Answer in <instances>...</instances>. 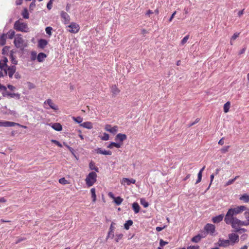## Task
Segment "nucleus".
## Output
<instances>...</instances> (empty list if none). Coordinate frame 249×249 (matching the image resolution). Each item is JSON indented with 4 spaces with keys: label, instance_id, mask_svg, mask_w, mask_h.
<instances>
[{
    "label": "nucleus",
    "instance_id": "nucleus-10",
    "mask_svg": "<svg viewBox=\"0 0 249 249\" xmlns=\"http://www.w3.org/2000/svg\"><path fill=\"white\" fill-rule=\"evenodd\" d=\"M217 245L220 247L226 248L231 245L228 239L219 238L217 242Z\"/></svg>",
    "mask_w": 249,
    "mask_h": 249
},
{
    "label": "nucleus",
    "instance_id": "nucleus-57",
    "mask_svg": "<svg viewBox=\"0 0 249 249\" xmlns=\"http://www.w3.org/2000/svg\"><path fill=\"white\" fill-rule=\"evenodd\" d=\"M168 244L167 242L164 241L163 240L160 239V245L161 247H163Z\"/></svg>",
    "mask_w": 249,
    "mask_h": 249
},
{
    "label": "nucleus",
    "instance_id": "nucleus-19",
    "mask_svg": "<svg viewBox=\"0 0 249 249\" xmlns=\"http://www.w3.org/2000/svg\"><path fill=\"white\" fill-rule=\"evenodd\" d=\"M5 96H7L10 98H16L17 99H19L20 97V95L18 93H10L9 92H6L5 93Z\"/></svg>",
    "mask_w": 249,
    "mask_h": 249
},
{
    "label": "nucleus",
    "instance_id": "nucleus-40",
    "mask_svg": "<svg viewBox=\"0 0 249 249\" xmlns=\"http://www.w3.org/2000/svg\"><path fill=\"white\" fill-rule=\"evenodd\" d=\"M9 39H12L15 35V32L13 30H10L7 34Z\"/></svg>",
    "mask_w": 249,
    "mask_h": 249
},
{
    "label": "nucleus",
    "instance_id": "nucleus-52",
    "mask_svg": "<svg viewBox=\"0 0 249 249\" xmlns=\"http://www.w3.org/2000/svg\"><path fill=\"white\" fill-rule=\"evenodd\" d=\"M249 222H248V221H247V220H246V221L240 220V226H249Z\"/></svg>",
    "mask_w": 249,
    "mask_h": 249
},
{
    "label": "nucleus",
    "instance_id": "nucleus-42",
    "mask_svg": "<svg viewBox=\"0 0 249 249\" xmlns=\"http://www.w3.org/2000/svg\"><path fill=\"white\" fill-rule=\"evenodd\" d=\"M109 139V136L108 134L104 133L103 135L101 137V139L103 141H107Z\"/></svg>",
    "mask_w": 249,
    "mask_h": 249
},
{
    "label": "nucleus",
    "instance_id": "nucleus-27",
    "mask_svg": "<svg viewBox=\"0 0 249 249\" xmlns=\"http://www.w3.org/2000/svg\"><path fill=\"white\" fill-rule=\"evenodd\" d=\"M132 208L135 213H137L140 212V207L138 203L134 202L132 204Z\"/></svg>",
    "mask_w": 249,
    "mask_h": 249
},
{
    "label": "nucleus",
    "instance_id": "nucleus-31",
    "mask_svg": "<svg viewBox=\"0 0 249 249\" xmlns=\"http://www.w3.org/2000/svg\"><path fill=\"white\" fill-rule=\"evenodd\" d=\"M90 192L91 194V198L92 199V201L95 202L96 200V190L94 188H92L90 190Z\"/></svg>",
    "mask_w": 249,
    "mask_h": 249
},
{
    "label": "nucleus",
    "instance_id": "nucleus-53",
    "mask_svg": "<svg viewBox=\"0 0 249 249\" xmlns=\"http://www.w3.org/2000/svg\"><path fill=\"white\" fill-rule=\"evenodd\" d=\"M229 146H226L221 149L220 151L222 153H225L227 152L229 148Z\"/></svg>",
    "mask_w": 249,
    "mask_h": 249
},
{
    "label": "nucleus",
    "instance_id": "nucleus-47",
    "mask_svg": "<svg viewBox=\"0 0 249 249\" xmlns=\"http://www.w3.org/2000/svg\"><path fill=\"white\" fill-rule=\"evenodd\" d=\"M53 28L51 27H47L45 29V31L48 35L50 36L52 35V31Z\"/></svg>",
    "mask_w": 249,
    "mask_h": 249
},
{
    "label": "nucleus",
    "instance_id": "nucleus-21",
    "mask_svg": "<svg viewBox=\"0 0 249 249\" xmlns=\"http://www.w3.org/2000/svg\"><path fill=\"white\" fill-rule=\"evenodd\" d=\"M240 220L238 219L237 218H234V219L231 222L230 224L232 227V228L234 229H236L237 227L240 226Z\"/></svg>",
    "mask_w": 249,
    "mask_h": 249
},
{
    "label": "nucleus",
    "instance_id": "nucleus-15",
    "mask_svg": "<svg viewBox=\"0 0 249 249\" xmlns=\"http://www.w3.org/2000/svg\"><path fill=\"white\" fill-rule=\"evenodd\" d=\"M95 152L97 154L105 155H111L112 152L109 150H103L102 149L99 148L95 150Z\"/></svg>",
    "mask_w": 249,
    "mask_h": 249
},
{
    "label": "nucleus",
    "instance_id": "nucleus-49",
    "mask_svg": "<svg viewBox=\"0 0 249 249\" xmlns=\"http://www.w3.org/2000/svg\"><path fill=\"white\" fill-rule=\"evenodd\" d=\"M89 168L91 170H94L96 172H98V168L95 167L92 162L89 163Z\"/></svg>",
    "mask_w": 249,
    "mask_h": 249
},
{
    "label": "nucleus",
    "instance_id": "nucleus-12",
    "mask_svg": "<svg viewBox=\"0 0 249 249\" xmlns=\"http://www.w3.org/2000/svg\"><path fill=\"white\" fill-rule=\"evenodd\" d=\"M136 182V180L133 178H123L121 181V184L124 186L126 185H130L131 183L135 184Z\"/></svg>",
    "mask_w": 249,
    "mask_h": 249
},
{
    "label": "nucleus",
    "instance_id": "nucleus-58",
    "mask_svg": "<svg viewBox=\"0 0 249 249\" xmlns=\"http://www.w3.org/2000/svg\"><path fill=\"white\" fill-rule=\"evenodd\" d=\"M9 47L5 46L2 49V54H5L8 51Z\"/></svg>",
    "mask_w": 249,
    "mask_h": 249
},
{
    "label": "nucleus",
    "instance_id": "nucleus-45",
    "mask_svg": "<svg viewBox=\"0 0 249 249\" xmlns=\"http://www.w3.org/2000/svg\"><path fill=\"white\" fill-rule=\"evenodd\" d=\"M238 178V176L235 177L233 179L229 180L225 184V186H228L234 182V181Z\"/></svg>",
    "mask_w": 249,
    "mask_h": 249
},
{
    "label": "nucleus",
    "instance_id": "nucleus-17",
    "mask_svg": "<svg viewBox=\"0 0 249 249\" xmlns=\"http://www.w3.org/2000/svg\"><path fill=\"white\" fill-rule=\"evenodd\" d=\"M49 125L51 126L53 129L57 131H60L62 129V126L59 123H56L53 124H50Z\"/></svg>",
    "mask_w": 249,
    "mask_h": 249
},
{
    "label": "nucleus",
    "instance_id": "nucleus-36",
    "mask_svg": "<svg viewBox=\"0 0 249 249\" xmlns=\"http://www.w3.org/2000/svg\"><path fill=\"white\" fill-rule=\"evenodd\" d=\"M201 239V236L198 234L193 237L191 240L193 242L198 243L200 241Z\"/></svg>",
    "mask_w": 249,
    "mask_h": 249
},
{
    "label": "nucleus",
    "instance_id": "nucleus-11",
    "mask_svg": "<svg viewBox=\"0 0 249 249\" xmlns=\"http://www.w3.org/2000/svg\"><path fill=\"white\" fill-rule=\"evenodd\" d=\"M204 229L208 233L212 235L215 232V226L212 224H207L204 227Z\"/></svg>",
    "mask_w": 249,
    "mask_h": 249
},
{
    "label": "nucleus",
    "instance_id": "nucleus-7",
    "mask_svg": "<svg viewBox=\"0 0 249 249\" xmlns=\"http://www.w3.org/2000/svg\"><path fill=\"white\" fill-rule=\"evenodd\" d=\"M233 214L236 215L237 214L242 213L243 212L247 210V207L243 205L238 206L234 208H231L229 209Z\"/></svg>",
    "mask_w": 249,
    "mask_h": 249
},
{
    "label": "nucleus",
    "instance_id": "nucleus-3",
    "mask_svg": "<svg viewBox=\"0 0 249 249\" xmlns=\"http://www.w3.org/2000/svg\"><path fill=\"white\" fill-rule=\"evenodd\" d=\"M97 175L95 172L89 173L87 176L85 181L88 187L92 186L97 180Z\"/></svg>",
    "mask_w": 249,
    "mask_h": 249
},
{
    "label": "nucleus",
    "instance_id": "nucleus-60",
    "mask_svg": "<svg viewBox=\"0 0 249 249\" xmlns=\"http://www.w3.org/2000/svg\"><path fill=\"white\" fill-rule=\"evenodd\" d=\"M7 87L11 90H14L16 89V88L14 86L11 85H8L7 86Z\"/></svg>",
    "mask_w": 249,
    "mask_h": 249
},
{
    "label": "nucleus",
    "instance_id": "nucleus-9",
    "mask_svg": "<svg viewBox=\"0 0 249 249\" xmlns=\"http://www.w3.org/2000/svg\"><path fill=\"white\" fill-rule=\"evenodd\" d=\"M105 129L113 134H116L118 130V127L116 125L112 126L110 124H106L105 126Z\"/></svg>",
    "mask_w": 249,
    "mask_h": 249
},
{
    "label": "nucleus",
    "instance_id": "nucleus-56",
    "mask_svg": "<svg viewBox=\"0 0 249 249\" xmlns=\"http://www.w3.org/2000/svg\"><path fill=\"white\" fill-rule=\"evenodd\" d=\"M35 6V0H33V1L31 2V3L30 5V10H33Z\"/></svg>",
    "mask_w": 249,
    "mask_h": 249
},
{
    "label": "nucleus",
    "instance_id": "nucleus-44",
    "mask_svg": "<svg viewBox=\"0 0 249 249\" xmlns=\"http://www.w3.org/2000/svg\"><path fill=\"white\" fill-rule=\"evenodd\" d=\"M240 33H235L234 34V35L232 36L231 39V44L232 45V41H233L235 40L239 36Z\"/></svg>",
    "mask_w": 249,
    "mask_h": 249
},
{
    "label": "nucleus",
    "instance_id": "nucleus-63",
    "mask_svg": "<svg viewBox=\"0 0 249 249\" xmlns=\"http://www.w3.org/2000/svg\"><path fill=\"white\" fill-rule=\"evenodd\" d=\"M218 144H219L221 145H223V144H224V138H221V139L219 141V142H218Z\"/></svg>",
    "mask_w": 249,
    "mask_h": 249
},
{
    "label": "nucleus",
    "instance_id": "nucleus-18",
    "mask_svg": "<svg viewBox=\"0 0 249 249\" xmlns=\"http://www.w3.org/2000/svg\"><path fill=\"white\" fill-rule=\"evenodd\" d=\"M16 53V51L13 50H11L10 52V59L12 64L14 65H17L18 63V61L16 60V56L14 55V54Z\"/></svg>",
    "mask_w": 249,
    "mask_h": 249
},
{
    "label": "nucleus",
    "instance_id": "nucleus-39",
    "mask_svg": "<svg viewBox=\"0 0 249 249\" xmlns=\"http://www.w3.org/2000/svg\"><path fill=\"white\" fill-rule=\"evenodd\" d=\"M22 16L25 19L29 18V15L28 10L26 9H24L22 13Z\"/></svg>",
    "mask_w": 249,
    "mask_h": 249
},
{
    "label": "nucleus",
    "instance_id": "nucleus-41",
    "mask_svg": "<svg viewBox=\"0 0 249 249\" xmlns=\"http://www.w3.org/2000/svg\"><path fill=\"white\" fill-rule=\"evenodd\" d=\"M140 203L144 208H146L148 206V203L145 201V199L141 198L140 200Z\"/></svg>",
    "mask_w": 249,
    "mask_h": 249
},
{
    "label": "nucleus",
    "instance_id": "nucleus-64",
    "mask_svg": "<svg viewBox=\"0 0 249 249\" xmlns=\"http://www.w3.org/2000/svg\"><path fill=\"white\" fill-rule=\"evenodd\" d=\"M28 86H29L30 89H32V88H34L35 87V86L34 85V84L31 83H30V82H28Z\"/></svg>",
    "mask_w": 249,
    "mask_h": 249
},
{
    "label": "nucleus",
    "instance_id": "nucleus-28",
    "mask_svg": "<svg viewBox=\"0 0 249 249\" xmlns=\"http://www.w3.org/2000/svg\"><path fill=\"white\" fill-rule=\"evenodd\" d=\"M15 125H19V124L18 123L9 122V121H4V126L5 127H12L14 126Z\"/></svg>",
    "mask_w": 249,
    "mask_h": 249
},
{
    "label": "nucleus",
    "instance_id": "nucleus-22",
    "mask_svg": "<svg viewBox=\"0 0 249 249\" xmlns=\"http://www.w3.org/2000/svg\"><path fill=\"white\" fill-rule=\"evenodd\" d=\"M80 125L84 128H87L89 129H91L93 128L92 124L90 122H84L83 123L81 124Z\"/></svg>",
    "mask_w": 249,
    "mask_h": 249
},
{
    "label": "nucleus",
    "instance_id": "nucleus-46",
    "mask_svg": "<svg viewBox=\"0 0 249 249\" xmlns=\"http://www.w3.org/2000/svg\"><path fill=\"white\" fill-rule=\"evenodd\" d=\"M123 236V234L122 233L116 234L115 235V240L116 242H118L120 240H121Z\"/></svg>",
    "mask_w": 249,
    "mask_h": 249
},
{
    "label": "nucleus",
    "instance_id": "nucleus-34",
    "mask_svg": "<svg viewBox=\"0 0 249 249\" xmlns=\"http://www.w3.org/2000/svg\"><path fill=\"white\" fill-rule=\"evenodd\" d=\"M133 224V221L131 220H127L124 224V228L125 229L128 230L130 226Z\"/></svg>",
    "mask_w": 249,
    "mask_h": 249
},
{
    "label": "nucleus",
    "instance_id": "nucleus-48",
    "mask_svg": "<svg viewBox=\"0 0 249 249\" xmlns=\"http://www.w3.org/2000/svg\"><path fill=\"white\" fill-rule=\"evenodd\" d=\"M59 182L63 185H65L68 183V181L64 178H60L59 180Z\"/></svg>",
    "mask_w": 249,
    "mask_h": 249
},
{
    "label": "nucleus",
    "instance_id": "nucleus-30",
    "mask_svg": "<svg viewBox=\"0 0 249 249\" xmlns=\"http://www.w3.org/2000/svg\"><path fill=\"white\" fill-rule=\"evenodd\" d=\"M8 67L7 64L3 62L1 60H0V68L1 70H3L5 73H7L6 68Z\"/></svg>",
    "mask_w": 249,
    "mask_h": 249
},
{
    "label": "nucleus",
    "instance_id": "nucleus-6",
    "mask_svg": "<svg viewBox=\"0 0 249 249\" xmlns=\"http://www.w3.org/2000/svg\"><path fill=\"white\" fill-rule=\"evenodd\" d=\"M234 215L233 212L229 209L224 218L225 223L227 224H230L234 218H236V217L234 216Z\"/></svg>",
    "mask_w": 249,
    "mask_h": 249
},
{
    "label": "nucleus",
    "instance_id": "nucleus-20",
    "mask_svg": "<svg viewBox=\"0 0 249 249\" xmlns=\"http://www.w3.org/2000/svg\"><path fill=\"white\" fill-rule=\"evenodd\" d=\"M113 223H112L110 225L107 236V239L109 238H111L112 239L114 237V232H113L114 227H113Z\"/></svg>",
    "mask_w": 249,
    "mask_h": 249
},
{
    "label": "nucleus",
    "instance_id": "nucleus-1",
    "mask_svg": "<svg viewBox=\"0 0 249 249\" xmlns=\"http://www.w3.org/2000/svg\"><path fill=\"white\" fill-rule=\"evenodd\" d=\"M14 43L16 48L24 49L27 46L26 42L23 39L21 35L18 34L16 36Z\"/></svg>",
    "mask_w": 249,
    "mask_h": 249
},
{
    "label": "nucleus",
    "instance_id": "nucleus-37",
    "mask_svg": "<svg viewBox=\"0 0 249 249\" xmlns=\"http://www.w3.org/2000/svg\"><path fill=\"white\" fill-rule=\"evenodd\" d=\"M72 120L75 122L76 123L78 124H82L81 123L83 121V118L80 116L75 117H72Z\"/></svg>",
    "mask_w": 249,
    "mask_h": 249
},
{
    "label": "nucleus",
    "instance_id": "nucleus-25",
    "mask_svg": "<svg viewBox=\"0 0 249 249\" xmlns=\"http://www.w3.org/2000/svg\"><path fill=\"white\" fill-rule=\"evenodd\" d=\"M48 42L46 40L41 39L38 41V46L39 48L43 49L47 45Z\"/></svg>",
    "mask_w": 249,
    "mask_h": 249
},
{
    "label": "nucleus",
    "instance_id": "nucleus-32",
    "mask_svg": "<svg viewBox=\"0 0 249 249\" xmlns=\"http://www.w3.org/2000/svg\"><path fill=\"white\" fill-rule=\"evenodd\" d=\"M6 35L3 34L0 36V45L3 46L5 44Z\"/></svg>",
    "mask_w": 249,
    "mask_h": 249
},
{
    "label": "nucleus",
    "instance_id": "nucleus-50",
    "mask_svg": "<svg viewBox=\"0 0 249 249\" xmlns=\"http://www.w3.org/2000/svg\"><path fill=\"white\" fill-rule=\"evenodd\" d=\"M54 0H50V1L48 2L47 4V7L48 10H51L52 8V4Z\"/></svg>",
    "mask_w": 249,
    "mask_h": 249
},
{
    "label": "nucleus",
    "instance_id": "nucleus-23",
    "mask_svg": "<svg viewBox=\"0 0 249 249\" xmlns=\"http://www.w3.org/2000/svg\"><path fill=\"white\" fill-rule=\"evenodd\" d=\"M47 55L43 53H40L37 55V60L39 62H43L46 58Z\"/></svg>",
    "mask_w": 249,
    "mask_h": 249
},
{
    "label": "nucleus",
    "instance_id": "nucleus-61",
    "mask_svg": "<svg viewBox=\"0 0 249 249\" xmlns=\"http://www.w3.org/2000/svg\"><path fill=\"white\" fill-rule=\"evenodd\" d=\"M164 228H165V226H164L163 227H156V230L157 231H160L162 230H163Z\"/></svg>",
    "mask_w": 249,
    "mask_h": 249
},
{
    "label": "nucleus",
    "instance_id": "nucleus-26",
    "mask_svg": "<svg viewBox=\"0 0 249 249\" xmlns=\"http://www.w3.org/2000/svg\"><path fill=\"white\" fill-rule=\"evenodd\" d=\"M239 199L245 203H249V195L247 194H243L240 196Z\"/></svg>",
    "mask_w": 249,
    "mask_h": 249
},
{
    "label": "nucleus",
    "instance_id": "nucleus-33",
    "mask_svg": "<svg viewBox=\"0 0 249 249\" xmlns=\"http://www.w3.org/2000/svg\"><path fill=\"white\" fill-rule=\"evenodd\" d=\"M117 205H120L123 201V199L120 196L115 197L113 200Z\"/></svg>",
    "mask_w": 249,
    "mask_h": 249
},
{
    "label": "nucleus",
    "instance_id": "nucleus-43",
    "mask_svg": "<svg viewBox=\"0 0 249 249\" xmlns=\"http://www.w3.org/2000/svg\"><path fill=\"white\" fill-rule=\"evenodd\" d=\"M31 59L32 61H34L37 59L36 53V52L32 51L31 53Z\"/></svg>",
    "mask_w": 249,
    "mask_h": 249
},
{
    "label": "nucleus",
    "instance_id": "nucleus-54",
    "mask_svg": "<svg viewBox=\"0 0 249 249\" xmlns=\"http://www.w3.org/2000/svg\"><path fill=\"white\" fill-rule=\"evenodd\" d=\"M235 231L236 232H238L240 233H241L242 232H246L247 231V230L244 228H240V229H236Z\"/></svg>",
    "mask_w": 249,
    "mask_h": 249
},
{
    "label": "nucleus",
    "instance_id": "nucleus-14",
    "mask_svg": "<svg viewBox=\"0 0 249 249\" xmlns=\"http://www.w3.org/2000/svg\"><path fill=\"white\" fill-rule=\"evenodd\" d=\"M61 17L63 19V22L64 24H68L70 20L69 15L65 12L62 11L61 13Z\"/></svg>",
    "mask_w": 249,
    "mask_h": 249
},
{
    "label": "nucleus",
    "instance_id": "nucleus-4",
    "mask_svg": "<svg viewBox=\"0 0 249 249\" xmlns=\"http://www.w3.org/2000/svg\"><path fill=\"white\" fill-rule=\"evenodd\" d=\"M43 104L44 107L47 109H48L49 108H51L54 110H57L58 109L57 106L54 104L52 100L50 99H48L46 100L44 102Z\"/></svg>",
    "mask_w": 249,
    "mask_h": 249
},
{
    "label": "nucleus",
    "instance_id": "nucleus-38",
    "mask_svg": "<svg viewBox=\"0 0 249 249\" xmlns=\"http://www.w3.org/2000/svg\"><path fill=\"white\" fill-rule=\"evenodd\" d=\"M111 91L114 95H117L120 90L115 85H114L111 88Z\"/></svg>",
    "mask_w": 249,
    "mask_h": 249
},
{
    "label": "nucleus",
    "instance_id": "nucleus-51",
    "mask_svg": "<svg viewBox=\"0 0 249 249\" xmlns=\"http://www.w3.org/2000/svg\"><path fill=\"white\" fill-rule=\"evenodd\" d=\"M189 39V36L187 35L186 36H185V37H184L183 38V39L181 40V44L182 45H183L185 43H186V42L187 41V40H188Z\"/></svg>",
    "mask_w": 249,
    "mask_h": 249
},
{
    "label": "nucleus",
    "instance_id": "nucleus-2",
    "mask_svg": "<svg viewBox=\"0 0 249 249\" xmlns=\"http://www.w3.org/2000/svg\"><path fill=\"white\" fill-rule=\"evenodd\" d=\"M14 28L17 31L27 33L29 31V29L27 24L19 20L16 21L14 25Z\"/></svg>",
    "mask_w": 249,
    "mask_h": 249
},
{
    "label": "nucleus",
    "instance_id": "nucleus-13",
    "mask_svg": "<svg viewBox=\"0 0 249 249\" xmlns=\"http://www.w3.org/2000/svg\"><path fill=\"white\" fill-rule=\"evenodd\" d=\"M7 73L8 74L9 77L11 78L13 77L14 74L16 72V67L15 66H11L8 67L6 68Z\"/></svg>",
    "mask_w": 249,
    "mask_h": 249
},
{
    "label": "nucleus",
    "instance_id": "nucleus-35",
    "mask_svg": "<svg viewBox=\"0 0 249 249\" xmlns=\"http://www.w3.org/2000/svg\"><path fill=\"white\" fill-rule=\"evenodd\" d=\"M230 102H227L224 105V111L225 113H227L229 111L230 107Z\"/></svg>",
    "mask_w": 249,
    "mask_h": 249
},
{
    "label": "nucleus",
    "instance_id": "nucleus-24",
    "mask_svg": "<svg viewBox=\"0 0 249 249\" xmlns=\"http://www.w3.org/2000/svg\"><path fill=\"white\" fill-rule=\"evenodd\" d=\"M223 219V215L220 214L217 216H214L212 218V221L214 223H218L221 222Z\"/></svg>",
    "mask_w": 249,
    "mask_h": 249
},
{
    "label": "nucleus",
    "instance_id": "nucleus-5",
    "mask_svg": "<svg viewBox=\"0 0 249 249\" xmlns=\"http://www.w3.org/2000/svg\"><path fill=\"white\" fill-rule=\"evenodd\" d=\"M67 28L69 32L73 34L78 33L80 30L79 25L75 22L71 23L70 25L67 26Z\"/></svg>",
    "mask_w": 249,
    "mask_h": 249
},
{
    "label": "nucleus",
    "instance_id": "nucleus-29",
    "mask_svg": "<svg viewBox=\"0 0 249 249\" xmlns=\"http://www.w3.org/2000/svg\"><path fill=\"white\" fill-rule=\"evenodd\" d=\"M122 143H117L114 142H111L108 146L107 148H112L113 146L116 147V148H120L121 147Z\"/></svg>",
    "mask_w": 249,
    "mask_h": 249
},
{
    "label": "nucleus",
    "instance_id": "nucleus-8",
    "mask_svg": "<svg viewBox=\"0 0 249 249\" xmlns=\"http://www.w3.org/2000/svg\"><path fill=\"white\" fill-rule=\"evenodd\" d=\"M229 241L231 246L238 243L239 241V236L235 233H232L228 235Z\"/></svg>",
    "mask_w": 249,
    "mask_h": 249
},
{
    "label": "nucleus",
    "instance_id": "nucleus-59",
    "mask_svg": "<svg viewBox=\"0 0 249 249\" xmlns=\"http://www.w3.org/2000/svg\"><path fill=\"white\" fill-rule=\"evenodd\" d=\"M199 247L197 245L196 246H190L187 248V249H199Z\"/></svg>",
    "mask_w": 249,
    "mask_h": 249
},
{
    "label": "nucleus",
    "instance_id": "nucleus-62",
    "mask_svg": "<svg viewBox=\"0 0 249 249\" xmlns=\"http://www.w3.org/2000/svg\"><path fill=\"white\" fill-rule=\"evenodd\" d=\"M15 77L16 79H20L21 78V75L18 72H15Z\"/></svg>",
    "mask_w": 249,
    "mask_h": 249
},
{
    "label": "nucleus",
    "instance_id": "nucleus-55",
    "mask_svg": "<svg viewBox=\"0 0 249 249\" xmlns=\"http://www.w3.org/2000/svg\"><path fill=\"white\" fill-rule=\"evenodd\" d=\"M51 142H52L55 143V144H56L57 145H58L60 147H62V144L60 142H59L58 141H57L56 140H52Z\"/></svg>",
    "mask_w": 249,
    "mask_h": 249
},
{
    "label": "nucleus",
    "instance_id": "nucleus-16",
    "mask_svg": "<svg viewBox=\"0 0 249 249\" xmlns=\"http://www.w3.org/2000/svg\"><path fill=\"white\" fill-rule=\"evenodd\" d=\"M127 138L126 135L124 134L119 133L115 137L116 141H120L122 142L124 140H126Z\"/></svg>",
    "mask_w": 249,
    "mask_h": 249
}]
</instances>
